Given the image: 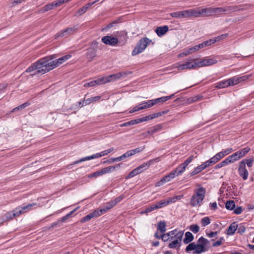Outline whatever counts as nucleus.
I'll return each instance as SVG.
<instances>
[{"mask_svg":"<svg viewBox=\"0 0 254 254\" xmlns=\"http://www.w3.org/2000/svg\"><path fill=\"white\" fill-rule=\"evenodd\" d=\"M101 98V96H97L86 99V105H88L92 102L96 101Z\"/></svg>","mask_w":254,"mask_h":254,"instance_id":"a18cd8bd","label":"nucleus"},{"mask_svg":"<svg viewBox=\"0 0 254 254\" xmlns=\"http://www.w3.org/2000/svg\"><path fill=\"white\" fill-rule=\"evenodd\" d=\"M175 176V173L174 172L172 171L169 174L165 176L159 181L156 183L155 186L160 187L162 186L165 183L170 181L172 179L174 178Z\"/></svg>","mask_w":254,"mask_h":254,"instance_id":"9d476101","label":"nucleus"},{"mask_svg":"<svg viewBox=\"0 0 254 254\" xmlns=\"http://www.w3.org/2000/svg\"><path fill=\"white\" fill-rule=\"evenodd\" d=\"M177 230L175 229L172 231L169 232L167 233V234L169 235V237H170L171 240H173L176 238V235L178 233Z\"/></svg>","mask_w":254,"mask_h":254,"instance_id":"3c124183","label":"nucleus"},{"mask_svg":"<svg viewBox=\"0 0 254 254\" xmlns=\"http://www.w3.org/2000/svg\"><path fill=\"white\" fill-rule=\"evenodd\" d=\"M172 199L168 198L167 200L162 199L160 201L157 202L155 203L157 209L163 208L167 205H168L169 203H171Z\"/></svg>","mask_w":254,"mask_h":254,"instance_id":"4be33fe9","label":"nucleus"},{"mask_svg":"<svg viewBox=\"0 0 254 254\" xmlns=\"http://www.w3.org/2000/svg\"><path fill=\"white\" fill-rule=\"evenodd\" d=\"M170 15L175 18H188L187 9L170 13Z\"/></svg>","mask_w":254,"mask_h":254,"instance_id":"4468645a","label":"nucleus"},{"mask_svg":"<svg viewBox=\"0 0 254 254\" xmlns=\"http://www.w3.org/2000/svg\"><path fill=\"white\" fill-rule=\"evenodd\" d=\"M140 172L138 171L137 169L136 168L132 170L126 177V179H128L131 178L133 177L134 176L137 175V174H139Z\"/></svg>","mask_w":254,"mask_h":254,"instance_id":"58836bf2","label":"nucleus"},{"mask_svg":"<svg viewBox=\"0 0 254 254\" xmlns=\"http://www.w3.org/2000/svg\"><path fill=\"white\" fill-rule=\"evenodd\" d=\"M121 164H117L115 166H110L107 167H105L102 169L103 174H105L107 173H109L110 172H113L116 170L117 168L120 167Z\"/></svg>","mask_w":254,"mask_h":254,"instance_id":"393cba45","label":"nucleus"},{"mask_svg":"<svg viewBox=\"0 0 254 254\" xmlns=\"http://www.w3.org/2000/svg\"><path fill=\"white\" fill-rule=\"evenodd\" d=\"M78 27L77 25H74L71 27H68L64 30L60 31L55 35V39L59 37H68L77 32Z\"/></svg>","mask_w":254,"mask_h":254,"instance_id":"423d86ee","label":"nucleus"},{"mask_svg":"<svg viewBox=\"0 0 254 254\" xmlns=\"http://www.w3.org/2000/svg\"><path fill=\"white\" fill-rule=\"evenodd\" d=\"M201 171L200 170V168L197 166L194 168L193 171H192L190 173V176H194L199 173L201 172Z\"/></svg>","mask_w":254,"mask_h":254,"instance_id":"680f3d73","label":"nucleus"},{"mask_svg":"<svg viewBox=\"0 0 254 254\" xmlns=\"http://www.w3.org/2000/svg\"><path fill=\"white\" fill-rule=\"evenodd\" d=\"M101 41L106 45L116 46L119 42L118 39L112 36H105L102 38Z\"/></svg>","mask_w":254,"mask_h":254,"instance_id":"1a4fd4ad","label":"nucleus"},{"mask_svg":"<svg viewBox=\"0 0 254 254\" xmlns=\"http://www.w3.org/2000/svg\"><path fill=\"white\" fill-rule=\"evenodd\" d=\"M151 42L152 40L147 37L141 38L132 51L131 53L132 56H134L142 53L146 48L147 45Z\"/></svg>","mask_w":254,"mask_h":254,"instance_id":"39448f33","label":"nucleus"},{"mask_svg":"<svg viewBox=\"0 0 254 254\" xmlns=\"http://www.w3.org/2000/svg\"><path fill=\"white\" fill-rule=\"evenodd\" d=\"M241 162H243L244 163L245 166H246V164H247L249 167H251L253 164L254 160L252 159H244Z\"/></svg>","mask_w":254,"mask_h":254,"instance_id":"603ef678","label":"nucleus"},{"mask_svg":"<svg viewBox=\"0 0 254 254\" xmlns=\"http://www.w3.org/2000/svg\"><path fill=\"white\" fill-rule=\"evenodd\" d=\"M216 63L217 61L213 59H203L201 61L197 62V67L208 66L215 64Z\"/></svg>","mask_w":254,"mask_h":254,"instance_id":"2eb2a0df","label":"nucleus"},{"mask_svg":"<svg viewBox=\"0 0 254 254\" xmlns=\"http://www.w3.org/2000/svg\"><path fill=\"white\" fill-rule=\"evenodd\" d=\"M160 160L159 158H156L153 160H150L147 162H144L141 165H139L136 168L138 170V171L141 173L143 170L147 169L150 165H151L155 161H159Z\"/></svg>","mask_w":254,"mask_h":254,"instance_id":"ddd939ff","label":"nucleus"},{"mask_svg":"<svg viewBox=\"0 0 254 254\" xmlns=\"http://www.w3.org/2000/svg\"><path fill=\"white\" fill-rule=\"evenodd\" d=\"M201 16H210L212 15V7H209L200 8Z\"/></svg>","mask_w":254,"mask_h":254,"instance_id":"b1692460","label":"nucleus"},{"mask_svg":"<svg viewBox=\"0 0 254 254\" xmlns=\"http://www.w3.org/2000/svg\"><path fill=\"white\" fill-rule=\"evenodd\" d=\"M37 205L36 203H32L28 204L27 205L23 206H18L16 207L18 212H19V215L25 213H26L32 209L33 207Z\"/></svg>","mask_w":254,"mask_h":254,"instance_id":"f8f14e48","label":"nucleus"},{"mask_svg":"<svg viewBox=\"0 0 254 254\" xmlns=\"http://www.w3.org/2000/svg\"><path fill=\"white\" fill-rule=\"evenodd\" d=\"M168 30V26L167 25H165L157 27L155 30V32L158 36L161 37L165 34Z\"/></svg>","mask_w":254,"mask_h":254,"instance_id":"aec40b11","label":"nucleus"},{"mask_svg":"<svg viewBox=\"0 0 254 254\" xmlns=\"http://www.w3.org/2000/svg\"><path fill=\"white\" fill-rule=\"evenodd\" d=\"M71 57V55H67L64 56H63L58 60L55 61H53L52 63L53 64H55V68L58 66L60 64H63L65 61L68 60Z\"/></svg>","mask_w":254,"mask_h":254,"instance_id":"412c9836","label":"nucleus"},{"mask_svg":"<svg viewBox=\"0 0 254 254\" xmlns=\"http://www.w3.org/2000/svg\"><path fill=\"white\" fill-rule=\"evenodd\" d=\"M253 6L252 4L247 3L243 5V7L241 8V5L230 6L221 7H212V15H219L222 12L226 11H236L237 10H244L249 9Z\"/></svg>","mask_w":254,"mask_h":254,"instance_id":"7ed1b4c3","label":"nucleus"},{"mask_svg":"<svg viewBox=\"0 0 254 254\" xmlns=\"http://www.w3.org/2000/svg\"><path fill=\"white\" fill-rule=\"evenodd\" d=\"M230 86V83L228 82V80H224L221 81L215 85V87L218 89H221L225 87H227Z\"/></svg>","mask_w":254,"mask_h":254,"instance_id":"a878e982","label":"nucleus"},{"mask_svg":"<svg viewBox=\"0 0 254 254\" xmlns=\"http://www.w3.org/2000/svg\"><path fill=\"white\" fill-rule=\"evenodd\" d=\"M144 148H145L144 146V147H139L136 148L135 149L129 150V151H127V153L128 154V156L130 157L136 153H139L141 151H143Z\"/></svg>","mask_w":254,"mask_h":254,"instance_id":"cd10ccee","label":"nucleus"},{"mask_svg":"<svg viewBox=\"0 0 254 254\" xmlns=\"http://www.w3.org/2000/svg\"><path fill=\"white\" fill-rule=\"evenodd\" d=\"M189 229L193 233L196 234L199 231L200 228L199 226L196 224H192L190 226Z\"/></svg>","mask_w":254,"mask_h":254,"instance_id":"a19ab883","label":"nucleus"},{"mask_svg":"<svg viewBox=\"0 0 254 254\" xmlns=\"http://www.w3.org/2000/svg\"><path fill=\"white\" fill-rule=\"evenodd\" d=\"M30 104H31V103L30 102H25V103L22 104V105L14 108L12 110V112H15L18 110L23 109L25 108L26 107L30 106Z\"/></svg>","mask_w":254,"mask_h":254,"instance_id":"4c0bfd02","label":"nucleus"},{"mask_svg":"<svg viewBox=\"0 0 254 254\" xmlns=\"http://www.w3.org/2000/svg\"><path fill=\"white\" fill-rule=\"evenodd\" d=\"M183 235V231H180L178 232V233L176 235V238L173 239V241L169 244V248L171 249L179 248L181 246Z\"/></svg>","mask_w":254,"mask_h":254,"instance_id":"6e6552de","label":"nucleus"},{"mask_svg":"<svg viewBox=\"0 0 254 254\" xmlns=\"http://www.w3.org/2000/svg\"><path fill=\"white\" fill-rule=\"evenodd\" d=\"M198 50H199V49L197 47V45H196V46H194L192 47V48H190L189 50L188 54H191L192 53L194 52V51H196Z\"/></svg>","mask_w":254,"mask_h":254,"instance_id":"338daca9","label":"nucleus"},{"mask_svg":"<svg viewBox=\"0 0 254 254\" xmlns=\"http://www.w3.org/2000/svg\"><path fill=\"white\" fill-rule=\"evenodd\" d=\"M238 233L240 234H244L246 230V225L245 223L237 224Z\"/></svg>","mask_w":254,"mask_h":254,"instance_id":"473e14b6","label":"nucleus"},{"mask_svg":"<svg viewBox=\"0 0 254 254\" xmlns=\"http://www.w3.org/2000/svg\"><path fill=\"white\" fill-rule=\"evenodd\" d=\"M19 216V212H18L16 208L13 211H9L4 215V219L6 221H9L13 219L14 217Z\"/></svg>","mask_w":254,"mask_h":254,"instance_id":"f3484780","label":"nucleus"},{"mask_svg":"<svg viewBox=\"0 0 254 254\" xmlns=\"http://www.w3.org/2000/svg\"><path fill=\"white\" fill-rule=\"evenodd\" d=\"M166 225L165 221H160L158 223L157 226V230L160 231L161 233H163L166 230Z\"/></svg>","mask_w":254,"mask_h":254,"instance_id":"7c9ffc66","label":"nucleus"},{"mask_svg":"<svg viewBox=\"0 0 254 254\" xmlns=\"http://www.w3.org/2000/svg\"><path fill=\"white\" fill-rule=\"evenodd\" d=\"M233 151V149L232 148H227V149L222 150V151L219 152V153L222 158L225 156L229 154Z\"/></svg>","mask_w":254,"mask_h":254,"instance_id":"ea45409f","label":"nucleus"},{"mask_svg":"<svg viewBox=\"0 0 254 254\" xmlns=\"http://www.w3.org/2000/svg\"><path fill=\"white\" fill-rule=\"evenodd\" d=\"M94 217H96V216L94 211H93V212L90 213L89 214H88V215H87L86 216H85V217H83L81 219L80 222L81 223L86 222L90 221L92 218H93Z\"/></svg>","mask_w":254,"mask_h":254,"instance_id":"c85d7f7f","label":"nucleus"},{"mask_svg":"<svg viewBox=\"0 0 254 254\" xmlns=\"http://www.w3.org/2000/svg\"><path fill=\"white\" fill-rule=\"evenodd\" d=\"M205 189L201 187L194 190L190 200V204L192 207L200 206L205 197Z\"/></svg>","mask_w":254,"mask_h":254,"instance_id":"20e7f679","label":"nucleus"},{"mask_svg":"<svg viewBox=\"0 0 254 254\" xmlns=\"http://www.w3.org/2000/svg\"><path fill=\"white\" fill-rule=\"evenodd\" d=\"M127 157H129V156H128V154H127V152L125 153H124V154H123L122 155H121L119 157H116V160L117 161H121Z\"/></svg>","mask_w":254,"mask_h":254,"instance_id":"052dcab7","label":"nucleus"},{"mask_svg":"<svg viewBox=\"0 0 254 254\" xmlns=\"http://www.w3.org/2000/svg\"><path fill=\"white\" fill-rule=\"evenodd\" d=\"M54 7H55V5H54V3L53 2L52 3L47 4L45 5V6H44L42 7V10L43 12H46V11H49L50 10H51V9H53Z\"/></svg>","mask_w":254,"mask_h":254,"instance_id":"79ce46f5","label":"nucleus"},{"mask_svg":"<svg viewBox=\"0 0 254 254\" xmlns=\"http://www.w3.org/2000/svg\"><path fill=\"white\" fill-rule=\"evenodd\" d=\"M99 80H100V78H98L95 80L90 81L89 82H87L84 84V86L85 87H93L96 85H101V82L98 81Z\"/></svg>","mask_w":254,"mask_h":254,"instance_id":"c756f323","label":"nucleus"},{"mask_svg":"<svg viewBox=\"0 0 254 254\" xmlns=\"http://www.w3.org/2000/svg\"><path fill=\"white\" fill-rule=\"evenodd\" d=\"M193 240L194 236L191 232H187L185 234L183 242L185 244H189L185 250L187 253H190L193 251V254H200L207 251V249L206 248L209 243V241L207 239L203 237H201L198 239L197 244L194 242L191 243Z\"/></svg>","mask_w":254,"mask_h":254,"instance_id":"f257e3e1","label":"nucleus"},{"mask_svg":"<svg viewBox=\"0 0 254 254\" xmlns=\"http://www.w3.org/2000/svg\"><path fill=\"white\" fill-rule=\"evenodd\" d=\"M146 109L150 108L154 105L153 99L149 100L144 102Z\"/></svg>","mask_w":254,"mask_h":254,"instance_id":"5fc2aeb1","label":"nucleus"},{"mask_svg":"<svg viewBox=\"0 0 254 254\" xmlns=\"http://www.w3.org/2000/svg\"><path fill=\"white\" fill-rule=\"evenodd\" d=\"M188 18L191 17H198L201 16V9L200 7L187 9Z\"/></svg>","mask_w":254,"mask_h":254,"instance_id":"dca6fc26","label":"nucleus"},{"mask_svg":"<svg viewBox=\"0 0 254 254\" xmlns=\"http://www.w3.org/2000/svg\"><path fill=\"white\" fill-rule=\"evenodd\" d=\"M117 73L111 74L107 76L102 77L100 78V80L98 81L101 82V84H105L106 83L110 82L113 81L118 79L117 78Z\"/></svg>","mask_w":254,"mask_h":254,"instance_id":"a211bd4d","label":"nucleus"},{"mask_svg":"<svg viewBox=\"0 0 254 254\" xmlns=\"http://www.w3.org/2000/svg\"><path fill=\"white\" fill-rule=\"evenodd\" d=\"M238 172L240 176L244 180H246L248 179L249 172L246 169L243 162H240Z\"/></svg>","mask_w":254,"mask_h":254,"instance_id":"9b49d317","label":"nucleus"},{"mask_svg":"<svg viewBox=\"0 0 254 254\" xmlns=\"http://www.w3.org/2000/svg\"><path fill=\"white\" fill-rule=\"evenodd\" d=\"M35 70H38V67L37 64V63L35 62L34 64H32L31 66H30L29 67H28L26 70V72H32Z\"/></svg>","mask_w":254,"mask_h":254,"instance_id":"37998d69","label":"nucleus"},{"mask_svg":"<svg viewBox=\"0 0 254 254\" xmlns=\"http://www.w3.org/2000/svg\"><path fill=\"white\" fill-rule=\"evenodd\" d=\"M64 2H66L65 0H57L56 1H53L55 7L60 6Z\"/></svg>","mask_w":254,"mask_h":254,"instance_id":"bf43d9fd","label":"nucleus"},{"mask_svg":"<svg viewBox=\"0 0 254 254\" xmlns=\"http://www.w3.org/2000/svg\"><path fill=\"white\" fill-rule=\"evenodd\" d=\"M91 159H92L91 155V156H86L85 157L82 158L74 162L73 164H77L79 163L80 162H83V161H87V160H91Z\"/></svg>","mask_w":254,"mask_h":254,"instance_id":"864d4df0","label":"nucleus"},{"mask_svg":"<svg viewBox=\"0 0 254 254\" xmlns=\"http://www.w3.org/2000/svg\"><path fill=\"white\" fill-rule=\"evenodd\" d=\"M228 157L230 160V162L231 163H233L240 159L237 152H235L232 155L228 156Z\"/></svg>","mask_w":254,"mask_h":254,"instance_id":"8fccbe9b","label":"nucleus"},{"mask_svg":"<svg viewBox=\"0 0 254 254\" xmlns=\"http://www.w3.org/2000/svg\"><path fill=\"white\" fill-rule=\"evenodd\" d=\"M201 223L203 227H205L210 223V219L208 217H205L201 220Z\"/></svg>","mask_w":254,"mask_h":254,"instance_id":"49530a36","label":"nucleus"},{"mask_svg":"<svg viewBox=\"0 0 254 254\" xmlns=\"http://www.w3.org/2000/svg\"><path fill=\"white\" fill-rule=\"evenodd\" d=\"M106 212H107V211L106 209L105 208V207H103L102 208L96 209V210H95L94 211V212L96 217L102 215V214H104Z\"/></svg>","mask_w":254,"mask_h":254,"instance_id":"f704fd0d","label":"nucleus"},{"mask_svg":"<svg viewBox=\"0 0 254 254\" xmlns=\"http://www.w3.org/2000/svg\"><path fill=\"white\" fill-rule=\"evenodd\" d=\"M96 50L93 48H89L86 53V57L89 62H91L96 56Z\"/></svg>","mask_w":254,"mask_h":254,"instance_id":"6ab92c4d","label":"nucleus"},{"mask_svg":"<svg viewBox=\"0 0 254 254\" xmlns=\"http://www.w3.org/2000/svg\"><path fill=\"white\" fill-rule=\"evenodd\" d=\"M221 158L222 157H221L219 153H217L213 157L209 159V160L211 164L213 165L220 160Z\"/></svg>","mask_w":254,"mask_h":254,"instance_id":"2f4dec72","label":"nucleus"},{"mask_svg":"<svg viewBox=\"0 0 254 254\" xmlns=\"http://www.w3.org/2000/svg\"><path fill=\"white\" fill-rule=\"evenodd\" d=\"M229 163H232L230 162V160L229 157H228L224 160H223V161H222L221 162V165H222L223 167H224V166H226L227 165H228Z\"/></svg>","mask_w":254,"mask_h":254,"instance_id":"69168bd1","label":"nucleus"},{"mask_svg":"<svg viewBox=\"0 0 254 254\" xmlns=\"http://www.w3.org/2000/svg\"><path fill=\"white\" fill-rule=\"evenodd\" d=\"M220 40V38H215L214 39H209L203 42L205 47L210 46L212 44Z\"/></svg>","mask_w":254,"mask_h":254,"instance_id":"e433bc0d","label":"nucleus"},{"mask_svg":"<svg viewBox=\"0 0 254 254\" xmlns=\"http://www.w3.org/2000/svg\"><path fill=\"white\" fill-rule=\"evenodd\" d=\"M242 211L243 209L242 207L239 206L234 209V212L236 214H240L242 212Z\"/></svg>","mask_w":254,"mask_h":254,"instance_id":"774afa93","label":"nucleus"},{"mask_svg":"<svg viewBox=\"0 0 254 254\" xmlns=\"http://www.w3.org/2000/svg\"><path fill=\"white\" fill-rule=\"evenodd\" d=\"M87 11V7L83 6L82 7L79 8L77 11L76 12V13L75 14V15H81L86 12Z\"/></svg>","mask_w":254,"mask_h":254,"instance_id":"6e6d98bb","label":"nucleus"},{"mask_svg":"<svg viewBox=\"0 0 254 254\" xmlns=\"http://www.w3.org/2000/svg\"><path fill=\"white\" fill-rule=\"evenodd\" d=\"M153 100L154 102V105L157 104L162 103L167 101L165 96L154 99H153Z\"/></svg>","mask_w":254,"mask_h":254,"instance_id":"de8ad7c7","label":"nucleus"},{"mask_svg":"<svg viewBox=\"0 0 254 254\" xmlns=\"http://www.w3.org/2000/svg\"><path fill=\"white\" fill-rule=\"evenodd\" d=\"M237 224L236 222L231 223L228 228L227 234L228 235H233L237 230Z\"/></svg>","mask_w":254,"mask_h":254,"instance_id":"5701e85b","label":"nucleus"},{"mask_svg":"<svg viewBox=\"0 0 254 254\" xmlns=\"http://www.w3.org/2000/svg\"><path fill=\"white\" fill-rule=\"evenodd\" d=\"M187 167H186L184 165H183V163L179 165L174 171H173V172H174L175 173V175L179 176L181 174H182L186 170Z\"/></svg>","mask_w":254,"mask_h":254,"instance_id":"bb28decb","label":"nucleus"},{"mask_svg":"<svg viewBox=\"0 0 254 254\" xmlns=\"http://www.w3.org/2000/svg\"><path fill=\"white\" fill-rule=\"evenodd\" d=\"M225 207L227 209L232 210L235 207V203L233 200H229L226 203Z\"/></svg>","mask_w":254,"mask_h":254,"instance_id":"c9c22d12","label":"nucleus"},{"mask_svg":"<svg viewBox=\"0 0 254 254\" xmlns=\"http://www.w3.org/2000/svg\"><path fill=\"white\" fill-rule=\"evenodd\" d=\"M194 158V157L193 155L190 156L185 161V162L183 163V165H184L186 167H187V166L192 161Z\"/></svg>","mask_w":254,"mask_h":254,"instance_id":"4d7b16f0","label":"nucleus"},{"mask_svg":"<svg viewBox=\"0 0 254 254\" xmlns=\"http://www.w3.org/2000/svg\"><path fill=\"white\" fill-rule=\"evenodd\" d=\"M228 82L230 83V86L236 85L240 83V79L238 76H234L228 79Z\"/></svg>","mask_w":254,"mask_h":254,"instance_id":"72a5a7b5","label":"nucleus"},{"mask_svg":"<svg viewBox=\"0 0 254 254\" xmlns=\"http://www.w3.org/2000/svg\"><path fill=\"white\" fill-rule=\"evenodd\" d=\"M53 59L48 57L42 58L36 62L38 70H37L36 74L45 73L55 68V64H53Z\"/></svg>","mask_w":254,"mask_h":254,"instance_id":"f03ea898","label":"nucleus"},{"mask_svg":"<svg viewBox=\"0 0 254 254\" xmlns=\"http://www.w3.org/2000/svg\"><path fill=\"white\" fill-rule=\"evenodd\" d=\"M76 209H75L71 211L70 212L66 214L65 216L62 217L60 219L58 220V222H64L71 215Z\"/></svg>","mask_w":254,"mask_h":254,"instance_id":"c03bdc74","label":"nucleus"},{"mask_svg":"<svg viewBox=\"0 0 254 254\" xmlns=\"http://www.w3.org/2000/svg\"><path fill=\"white\" fill-rule=\"evenodd\" d=\"M251 76V74H247L242 76L238 77L240 79V82L243 81H245L248 79Z\"/></svg>","mask_w":254,"mask_h":254,"instance_id":"0e129e2a","label":"nucleus"},{"mask_svg":"<svg viewBox=\"0 0 254 254\" xmlns=\"http://www.w3.org/2000/svg\"><path fill=\"white\" fill-rule=\"evenodd\" d=\"M176 67L178 70H184L187 69H193L197 67V62H194V60H190L185 61L184 63H178L176 64Z\"/></svg>","mask_w":254,"mask_h":254,"instance_id":"0eeeda50","label":"nucleus"},{"mask_svg":"<svg viewBox=\"0 0 254 254\" xmlns=\"http://www.w3.org/2000/svg\"><path fill=\"white\" fill-rule=\"evenodd\" d=\"M132 73L131 71H123L121 72H118L117 73V78L119 79L121 78L122 77L126 76Z\"/></svg>","mask_w":254,"mask_h":254,"instance_id":"09e8293b","label":"nucleus"},{"mask_svg":"<svg viewBox=\"0 0 254 254\" xmlns=\"http://www.w3.org/2000/svg\"><path fill=\"white\" fill-rule=\"evenodd\" d=\"M161 239L164 242H167L168 241L171 240L170 237H169V235L167 233L161 235Z\"/></svg>","mask_w":254,"mask_h":254,"instance_id":"e2e57ef3","label":"nucleus"},{"mask_svg":"<svg viewBox=\"0 0 254 254\" xmlns=\"http://www.w3.org/2000/svg\"><path fill=\"white\" fill-rule=\"evenodd\" d=\"M102 175H103V173L102 170L101 169V170H100L97 171L96 172H95L93 174H91L90 175V177H97L101 176Z\"/></svg>","mask_w":254,"mask_h":254,"instance_id":"13d9d810","label":"nucleus"}]
</instances>
